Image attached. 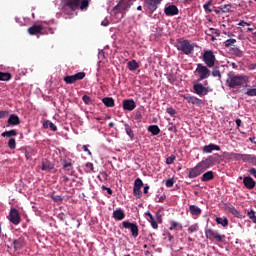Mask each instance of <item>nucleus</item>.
I'll list each match as a JSON object with an SVG mask.
<instances>
[{
  "label": "nucleus",
  "instance_id": "51",
  "mask_svg": "<svg viewBox=\"0 0 256 256\" xmlns=\"http://www.w3.org/2000/svg\"><path fill=\"white\" fill-rule=\"evenodd\" d=\"M166 113H168V115H170L171 117H174V115L177 113V111H175V109H173V107H169L166 109Z\"/></svg>",
  "mask_w": 256,
  "mask_h": 256
},
{
  "label": "nucleus",
  "instance_id": "39",
  "mask_svg": "<svg viewBox=\"0 0 256 256\" xmlns=\"http://www.w3.org/2000/svg\"><path fill=\"white\" fill-rule=\"evenodd\" d=\"M212 75L214 77H218L219 81H221V70H219V66H216L213 71H212Z\"/></svg>",
  "mask_w": 256,
  "mask_h": 256
},
{
  "label": "nucleus",
  "instance_id": "4",
  "mask_svg": "<svg viewBox=\"0 0 256 256\" xmlns=\"http://www.w3.org/2000/svg\"><path fill=\"white\" fill-rule=\"evenodd\" d=\"M131 5H133V0H121L116 6L113 7L112 13L115 15V17L120 15V19H123L127 11L131 9Z\"/></svg>",
  "mask_w": 256,
  "mask_h": 256
},
{
  "label": "nucleus",
  "instance_id": "29",
  "mask_svg": "<svg viewBox=\"0 0 256 256\" xmlns=\"http://www.w3.org/2000/svg\"><path fill=\"white\" fill-rule=\"evenodd\" d=\"M13 75L9 72H1L0 71V81H11Z\"/></svg>",
  "mask_w": 256,
  "mask_h": 256
},
{
  "label": "nucleus",
  "instance_id": "43",
  "mask_svg": "<svg viewBox=\"0 0 256 256\" xmlns=\"http://www.w3.org/2000/svg\"><path fill=\"white\" fill-rule=\"evenodd\" d=\"M243 154H239V153H230L229 157H231V159H234V161H241Z\"/></svg>",
  "mask_w": 256,
  "mask_h": 256
},
{
  "label": "nucleus",
  "instance_id": "64",
  "mask_svg": "<svg viewBox=\"0 0 256 256\" xmlns=\"http://www.w3.org/2000/svg\"><path fill=\"white\" fill-rule=\"evenodd\" d=\"M149 193V185L144 186V194L147 195Z\"/></svg>",
  "mask_w": 256,
  "mask_h": 256
},
{
  "label": "nucleus",
  "instance_id": "63",
  "mask_svg": "<svg viewBox=\"0 0 256 256\" xmlns=\"http://www.w3.org/2000/svg\"><path fill=\"white\" fill-rule=\"evenodd\" d=\"M252 165H255L256 166V156L255 155H252V160L250 162Z\"/></svg>",
  "mask_w": 256,
  "mask_h": 256
},
{
  "label": "nucleus",
  "instance_id": "38",
  "mask_svg": "<svg viewBox=\"0 0 256 256\" xmlns=\"http://www.w3.org/2000/svg\"><path fill=\"white\" fill-rule=\"evenodd\" d=\"M253 158V154H242L241 161L244 163H251V160Z\"/></svg>",
  "mask_w": 256,
  "mask_h": 256
},
{
  "label": "nucleus",
  "instance_id": "22",
  "mask_svg": "<svg viewBox=\"0 0 256 256\" xmlns=\"http://www.w3.org/2000/svg\"><path fill=\"white\" fill-rule=\"evenodd\" d=\"M189 212L192 215V217H199V215H201L202 213V210L197 205H190Z\"/></svg>",
  "mask_w": 256,
  "mask_h": 256
},
{
  "label": "nucleus",
  "instance_id": "3",
  "mask_svg": "<svg viewBox=\"0 0 256 256\" xmlns=\"http://www.w3.org/2000/svg\"><path fill=\"white\" fill-rule=\"evenodd\" d=\"M80 0H62L60 3V9L64 15L69 17L73 16L75 11L79 9Z\"/></svg>",
  "mask_w": 256,
  "mask_h": 256
},
{
  "label": "nucleus",
  "instance_id": "11",
  "mask_svg": "<svg viewBox=\"0 0 256 256\" xmlns=\"http://www.w3.org/2000/svg\"><path fill=\"white\" fill-rule=\"evenodd\" d=\"M202 59L206 66L208 67H215V54L211 50H207L204 52Z\"/></svg>",
  "mask_w": 256,
  "mask_h": 256
},
{
  "label": "nucleus",
  "instance_id": "9",
  "mask_svg": "<svg viewBox=\"0 0 256 256\" xmlns=\"http://www.w3.org/2000/svg\"><path fill=\"white\" fill-rule=\"evenodd\" d=\"M122 226L124 227V229L130 230V233L132 234V237H134V239H137V237H139V226L137 225V223H133L127 220L122 222Z\"/></svg>",
  "mask_w": 256,
  "mask_h": 256
},
{
  "label": "nucleus",
  "instance_id": "10",
  "mask_svg": "<svg viewBox=\"0 0 256 256\" xmlns=\"http://www.w3.org/2000/svg\"><path fill=\"white\" fill-rule=\"evenodd\" d=\"M85 75V72H78L74 75L65 76L64 81L67 85H73V83H77V81H83Z\"/></svg>",
  "mask_w": 256,
  "mask_h": 256
},
{
  "label": "nucleus",
  "instance_id": "37",
  "mask_svg": "<svg viewBox=\"0 0 256 256\" xmlns=\"http://www.w3.org/2000/svg\"><path fill=\"white\" fill-rule=\"evenodd\" d=\"M89 2V0H80L79 9H81V11H85V9H88Z\"/></svg>",
  "mask_w": 256,
  "mask_h": 256
},
{
  "label": "nucleus",
  "instance_id": "48",
  "mask_svg": "<svg viewBox=\"0 0 256 256\" xmlns=\"http://www.w3.org/2000/svg\"><path fill=\"white\" fill-rule=\"evenodd\" d=\"M222 13H229L231 11V4H225L220 7Z\"/></svg>",
  "mask_w": 256,
  "mask_h": 256
},
{
  "label": "nucleus",
  "instance_id": "13",
  "mask_svg": "<svg viewBox=\"0 0 256 256\" xmlns=\"http://www.w3.org/2000/svg\"><path fill=\"white\" fill-rule=\"evenodd\" d=\"M9 221H11L13 225H19L21 223V215L19 214V210L16 208H11Z\"/></svg>",
  "mask_w": 256,
  "mask_h": 256
},
{
  "label": "nucleus",
  "instance_id": "28",
  "mask_svg": "<svg viewBox=\"0 0 256 256\" xmlns=\"http://www.w3.org/2000/svg\"><path fill=\"white\" fill-rule=\"evenodd\" d=\"M226 209L229 211V213L234 215V217H241V212H239L236 208H234L233 205L226 206Z\"/></svg>",
  "mask_w": 256,
  "mask_h": 256
},
{
  "label": "nucleus",
  "instance_id": "16",
  "mask_svg": "<svg viewBox=\"0 0 256 256\" xmlns=\"http://www.w3.org/2000/svg\"><path fill=\"white\" fill-rule=\"evenodd\" d=\"M164 13L167 17H174V15H179V8L171 4L164 9Z\"/></svg>",
  "mask_w": 256,
  "mask_h": 256
},
{
  "label": "nucleus",
  "instance_id": "35",
  "mask_svg": "<svg viewBox=\"0 0 256 256\" xmlns=\"http://www.w3.org/2000/svg\"><path fill=\"white\" fill-rule=\"evenodd\" d=\"M17 130L5 131L1 134L2 137H17Z\"/></svg>",
  "mask_w": 256,
  "mask_h": 256
},
{
  "label": "nucleus",
  "instance_id": "8",
  "mask_svg": "<svg viewBox=\"0 0 256 256\" xmlns=\"http://www.w3.org/2000/svg\"><path fill=\"white\" fill-rule=\"evenodd\" d=\"M193 90L196 95H199V97H205V95H208L209 93H213V88L209 86L205 87L201 83L194 84Z\"/></svg>",
  "mask_w": 256,
  "mask_h": 256
},
{
  "label": "nucleus",
  "instance_id": "14",
  "mask_svg": "<svg viewBox=\"0 0 256 256\" xmlns=\"http://www.w3.org/2000/svg\"><path fill=\"white\" fill-rule=\"evenodd\" d=\"M27 245V240H25V236L21 238L13 240L14 251H19V249H23Z\"/></svg>",
  "mask_w": 256,
  "mask_h": 256
},
{
  "label": "nucleus",
  "instance_id": "57",
  "mask_svg": "<svg viewBox=\"0 0 256 256\" xmlns=\"http://www.w3.org/2000/svg\"><path fill=\"white\" fill-rule=\"evenodd\" d=\"M248 173H249L250 175H253V177L256 178V169H255V168H251L250 170H248Z\"/></svg>",
  "mask_w": 256,
  "mask_h": 256
},
{
  "label": "nucleus",
  "instance_id": "49",
  "mask_svg": "<svg viewBox=\"0 0 256 256\" xmlns=\"http://www.w3.org/2000/svg\"><path fill=\"white\" fill-rule=\"evenodd\" d=\"M175 155H171L170 157L166 158V165H173L175 163Z\"/></svg>",
  "mask_w": 256,
  "mask_h": 256
},
{
  "label": "nucleus",
  "instance_id": "31",
  "mask_svg": "<svg viewBox=\"0 0 256 256\" xmlns=\"http://www.w3.org/2000/svg\"><path fill=\"white\" fill-rule=\"evenodd\" d=\"M44 129H51L52 131H57V126L53 124V122L46 120L43 122Z\"/></svg>",
  "mask_w": 256,
  "mask_h": 256
},
{
  "label": "nucleus",
  "instance_id": "20",
  "mask_svg": "<svg viewBox=\"0 0 256 256\" xmlns=\"http://www.w3.org/2000/svg\"><path fill=\"white\" fill-rule=\"evenodd\" d=\"M243 184H244V187H246V189H255V185H256L255 180H253L251 176L244 177Z\"/></svg>",
  "mask_w": 256,
  "mask_h": 256
},
{
  "label": "nucleus",
  "instance_id": "42",
  "mask_svg": "<svg viewBox=\"0 0 256 256\" xmlns=\"http://www.w3.org/2000/svg\"><path fill=\"white\" fill-rule=\"evenodd\" d=\"M245 95H247L248 97H256V88L247 89Z\"/></svg>",
  "mask_w": 256,
  "mask_h": 256
},
{
  "label": "nucleus",
  "instance_id": "45",
  "mask_svg": "<svg viewBox=\"0 0 256 256\" xmlns=\"http://www.w3.org/2000/svg\"><path fill=\"white\" fill-rule=\"evenodd\" d=\"M211 3H213L211 0L206 2L204 5H203V8H204V11H206V13H212L213 10H211Z\"/></svg>",
  "mask_w": 256,
  "mask_h": 256
},
{
  "label": "nucleus",
  "instance_id": "2",
  "mask_svg": "<svg viewBox=\"0 0 256 256\" xmlns=\"http://www.w3.org/2000/svg\"><path fill=\"white\" fill-rule=\"evenodd\" d=\"M249 83V76L236 75L235 72H229L226 80V85L230 89H237V87H245Z\"/></svg>",
  "mask_w": 256,
  "mask_h": 256
},
{
  "label": "nucleus",
  "instance_id": "61",
  "mask_svg": "<svg viewBox=\"0 0 256 256\" xmlns=\"http://www.w3.org/2000/svg\"><path fill=\"white\" fill-rule=\"evenodd\" d=\"M101 25H102L103 27H107V26L109 25V20H104V21H102V22H101Z\"/></svg>",
  "mask_w": 256,
  "mask_h": 256
},
{
  "label": "nucleus",
  "instance_id": "58",
  "mask_svg": "<svg viewBox=\"0 0 256 256\" xmlns=\"http://www.w3.org/2000/svg\"><path fill=\"white\" fill-rule=\"evenodd\" d=\"M240 27H245V25L249 26L250 24L248 22H245V20H242L238 24Z\"/></svg>",
  "mask_w": 256,
  "mask_h": 256
},
{
  "label": "nucleus",
  "instance_id": "27",
  "mask_svg": "<svg viewBox=\"0 0 256 256\" xmlns=\"http://www.w3.org/2000/svg\"><path fill=\"white\" fill-rule=\"evenodd\" d=\"M105 107H115V100L112 97H105L102 99Z\"/></svg>",
  "mask_w": 256,
  "mask_h": 256
},
{
  "label": "nucleus",
  "instance_id": "47",
  "mask_svg": "<svg viewBox=\"0 0 256 256\" xmlns=\"http://www.w3.org/2000/svg\"><path fill=\"white\" fill-rule=\"evenodd\" d=\"M8 147L9 149H15L17 147V142L15 141V138H11L8 141Z\"/></svg>",
  "mask_w": 256,
  "mask_h": 256
},
{
  "label": "nucleus",
  "instance_id": "59",
  "mask_svg": "<svg viewBox=\"0 0 256 256\" xmlns=\"http://www.w3.org/2000/svg\"><path fill=\"white\" fill-rule=\"evenodd\" d=\"M235 123L237 125V129H239V127H241V123H243V122L241 121V119L237 118Z\"/></svg>",
  "mask_w": 256,
  "mask_h": 256
},
{
  "label": "nucleus",
  "instance_id": "5",
  "mask_svg": "<svg viewBox=\"0 0 256 256\" xmlns=\"http://www.w3.org/2000/svg\"><path fill=\"white\" fill-rule=\"evenodd\" d=\"M176 48L178 51H181L183 55H193L195 51V44L191 43L189 40H178Z\"/></svg>",
  "mask_w": 256,
  "mask_h": 256
},
{
  "label": "nucleus",
  "instance_id": "24",
  "mask_svg": "<svg viewBox=\"0 0 256 256\" xmlns=\"http://www.w3.org/2000/svg\"><path fill=\"white\" fill-rule=\"evenodd\" d=\"M213 179H215V174L213 173V171H208L204 173L201 177V181L203 182L213 181Z\"/></svg>",
  "mask_w": 256,
  "mask_h": 256
},
{
  "label": "nucleus",
  "instance_id": "46",
  "mask_svg": "<svg viewBox=\"0 0 256 256\" xmlns=\"http://www.w3.org/2000/svg\"><path fill=\"white\" fill-rule=\"evenodd\" d=\"M247 216L249 217V219H251L252 223H256V216L254 210L248 211Z\"/></svg>",
  "mask_w": 256,
  "mask_h": 256
},
{
  "label": "nucleus",
  "instance_id": "33",
  "mask_svg": "<svg viewBox=\"0 0 256 256\" xmlns=\"http://www.w3.org/2000/svg\"><path fill=\"white\" fill-rule=\"evenodd\" d=\"M124 128L128 137H130V139L133 141L135 133H133V129L131 128V126L129 124H124Z\"/></svg>",
  "mask_w": 256,
  "mask_h": 256
},
{
  "label": "nucleus",
  "instance_id": "12",
  "mask_svg": "<svg viewBox=\"0 0 256 256\" xmlns=\"http://www.w3.org/2000/svg\"><path fill=\"white\" fill-rule=\"evenodd\" d=\"M141 187H143V180L137 178L134 181L133 195L136 199H141L143 197V192H141Z\"/></svg>",
  "mask_w": 256,
  "mask_h": 256
},
{
  "label": "nucleus",
  "instance_id": "21",
  "mask_svg": "<svg viewBox=\"0 0 256 256\" xmlns=\"http://www.w3.org/2000/svg\"><path fill=\"white\" fill-rule=\"evenodd\" d=\"M113 218L115 219V221H123V219H125V212L123 211V209L118 208L114 210Z\"/></svg>",
  "mask_w": 256,
  "mask_h": 256
},
{
  "label": "nucleus",
  "instance_id": "56",
  "mask_svg": "<svg viewBox=\"0 0 256 256\" xmlns=\"http://www.w3.org/2000/svg\"><path fill=\"white\" fill-rule=\"evenodd\" d=\"M197 231V226L192 225L188 228V233H195Z\"/></svg>",
  "mask_w": 256,
  "mask_h": 256
},
{
  "label": "nucleus",
  "instance_id": "40",
  "mask_svg": "<svg viewBox=\"0 0 256 256\" xmlns=\"http://www.w3.org/2000/svg\"><path fill=\"white\" fill-rule=\"evenodd\" d=\"M86 167V173H95V167L93 166V163L88 162L85 165Z\"/></svg>",
  "mask_w": 256,
  "mask_h": 256
},
{
  "label": "nucleus",
  "instance_id": "44",
  "mask_svg": "<svg viewBox=\"0 0 256 256\" xmlns=\"http://www.w3.org/2000/svg\"><path fill=\"white\" fill-rule=\"evenodd\" d=\"M82 101H84L85 105H93V100L88 95H84Z\"/></svg>",
  "mask_w": 256,
  "mask_h": 256
},
{
  "label": "nucleus",
  "instance_id": "54",
  "mask_svg": "<svg viewBox=\"0 0 256 256\" xmlns=\"http://www.w3.org/2000/svg\"><path fill=\"white\" fill-rule=\"evenodd\" d=\"M9 116V111L7 110H2L0 111V119H5V117Z\"/></svg>",
  "mask_w": 256,
  "mask_h": 256
},
{
  "label": "nucleus",
  "instance_id": "19",
  "mask_svg": "<svg viewBox=\"0 0 256 256\" xmlns=\"http://www.w3.org/2000/svg\"><path fill=\"white\" fill-rule=\"evenodd\" d=\"M135 107H137V105L135 104V100L129 99L123 101V109L125 111H133Z\"/></svg>",
  "mask_w": 256,
  "mask_h": 256
},
{
  "label": "nucleus",
  "instance_id": "26",
  "mask_svg": "<svg viewBox=\"0 0 256 256\" xmlns=\"http://www.w3.org/2000/svg\"><path fill=\"white\" fill-rule=\"evenodd\" d=\"M145 215L149 217L148 221L151 224V227H153L154 229H159V225L157 224V221H155L153 214H151V212H146Z\"/></svg>",
  "mask_w": 256,
  "mask_h": 256
},
{
  "label": "nucleus",
  "instance_id": "53",
  "mask_svg": "<svg viewBox=\"0 0 256 256\" xmlns=\"http://www.w3.org/2000/svg\"><path fill=\"white\" fill-rule=\"evenodd\" d=\"M63 167L64 169H67V171H71L73 164L71 162H64Z\"/></svg>",
  "mask_w": 256,
  "mask_h": 256
},
{
  "label": "nucleus",
  "instance_id": "25",
  "mask_svg": "<svg viewBox=\"0 0 256 256\" xmlns=\"http://www.w3.org/2000/svg\"><path fill=\"white\" fill-rule=\"evenodd\" d=\"M21 120L19 119V116L12 114L10 115L8 119V125H20Z\"/></svg>",
  "mask_w": 256,
  "mask_h": 256
},
{
  "label": "nucleus",
  "instance_id": "32",
  "mask_svg": "<svg viewBox=\"0 0 256 256\" xmlns=\"http://www.w3.org/2000/svg\"><path fill=\"white\" fill-rule=\"evenodd\" d=\"M128 69L130 71H137L139 69V63H137V60H132L128 62Z\"/></svg>",
  "mask_w": 256,
  "mask_h": 256
},
{
  "label": "nucleus",
  "instance_id": "18",
  "mask_svg": "<svg viewBox=\"0 0 256 256\" xmlns=\"http://www.w3.org/2000/svg\"><path fill=\"white\" fill-rule=\"evenodd\" d=\"M203 153H213V151H221V146L217 145V144H209V145H205L202 148Z\"/></svg>",
  "mask_w": 256,
  "mask_h": 256
},
{
  "label": "nucleus",
  "instance_id": "15",
  "mask_svg": "<svg viewBox=\"0 0 256 256\" xmlns=\"http://www.w3.org/2000/svg\"><path fill=\"white\" fill-rule=\"evenodd\" d=\"M183 99H185V101H187V103H191L192 105H203V100L195 97V96H191L189 94H184L182 95Z\"/></svg>",
  "mask_w": 256,
  "mask_h": 256
},
{
  "label": "nucleus",
  "instance_id": "17",
  "mask_svg": "<svg viewBox=\"0 0 256 256\" xmlns=\"http://www.w3.org/2000/svg\"><path fill=\"white\" fill-rule=\"evenodd\" d=\"M162 1L163 0H145V3L148 9L153 13L154 11H157V7H159Z\"/></svg>",
  "mask_w": 256,
  "mask_h": 256
},
{
  "label": "nucleus",
  "instance_id": "34",
  "mask_svg": "<svg viewBox=\"0 0 256 256\" xmlns=\"http://www.w3.org/2000/svg\"><path fill=\"white\" fill-rule=\"evenodd\" d=\"M216 223L222 225V227H227V225H229V220L227 218L217 217Z\"/></svg>",
  "mask_w": 256,
  "mask_h": 256
},
{
  "label": "nucleus",
  "instance_id": "23",
  "mask_svg": "<svg viewBox=\"0 0 256 256\" xmlns=\"http://www.w3.org/2000/svg\"><path fill=\"white\" fill-rule=\"evenodd\" d=\"M41 31H43V26H41V25H33L32 27H30L28 29V33L30 35H39V33H41Z\"/></svg>",
  "mask_w": 256,
  "mask_h": 256
},
{
  "label": "nucleus",
  "instance_id": "1",
  "mask_svg": "<svg viewBox=\"0 0 256 256\" xmlns=\"http://www.w3.org/2000/svg\"><path fill=\"white\" fill-rule=\"evenodd\" d=\"M221 160V155L219 154H213L211 156H208L205 160H202L199 162L195 167L188 169L189 179H195L199 177V175L205 173L207 169L210 167H213L214 165H217L219 161Z\"/></svg>",
  "mask_w": 256,
  "mask_h": 256
},
{
  "label": "nucleus",
  "instance_id": "60",
  "mask_svg": "<svg viewBox=\"0 0 256 256\" xmlns=\"http://www.w3.org/2000/svg\"><path fill=\"white\" fill-rule=\"evenodd\" d=\"M82 149H83V151H85L86 153H89V155H91V151L89 150L87 145H83Z\"/></svg>",
  "mask_w": 256,
  "mask_h": 256
},
{
  "label": "nucleus",
  "instance_id": "55",
  "mask_svg": "<svg viewBox=\"0 0 256 256\" xmlns=\"http://www.w3.org/2000/svg\"><path fill=\"white\" fill-rule=\"evenodd\" d=\"M177 227H181V224H179L178 222H172L169 229L170 231H173L174 229H177Z\"/></svg>",
  "mask_w": 256,
  "mask_h": 256
},
{
  "label": "nucleus",
  "instance_id": "50",
  "mask_svg": "<svg viewBox=\"0 0 256 256\" xmlns=\"http://www.w3.org/2000/svg\"><path fill=\"white\" fill-rule=\"evenodd\" d=\"M206 35H209L211 37V35L213 33H215V35H217V37H219V32H217V30H215L214 28H210L208 31H205Z\"/></svg>",
  "mask_w": 256,
  "mask_h": 256
},
{
  "label": "nucleus",
  "instance_id": "41",
  "mask_svg": "<svg viewBox=\"0 0 256 256\" xmlns=\"http://www.w3.org/2000/svg\"><path fill=\"white\" fill-rule=\"evenodd\" d=\"M237 43V39L231 38L224 42L225 47H233Z\"/></svg>",
  "mask_w": 256,
  "mask_h": 256
},
{
  "label": "nucleus",
  "instance_id": "36",
  "mask_svg": "<svg viewBox=\"0 0 256 256\" xmlns=\"http://www.w3.org/2000/svg\"><path fill=\"white\" fill-rule=\"evenodd\" d=\"M42 171H51L53 169V164H51V162L46 161V162H42Z\"/></svg>",
  "mask_w": 256,
  "mask_h": 256
},
{
  "label": "nucleus",
  "instance_id": "52",
  "mask_svg": "<svg viewBox=\"0 0 256 256\" xmlns=\"http://www.w3.org/2000/svg\"><path fill=\"white\" fill-rule=\"evenodd\" d=\"M173 185H175V180L173 178L166 180V187L170 188L173 187Z\"/></svg>",
  "mask_w": 256,
  "mask_h": 256
},
{
  "label": "nucleus",
  "instance_id": "7",
  "mask_svg": "<svg viewBox=\"0 0 256 256\" xmlns=\"http://www.w3.org/2000/svg\"><path fill=\"white\" fill-rule=\"evenodd\" d=\"M205 236H206V238L209 239V241H213L214 239H215V241H217V243H223L225 241L224 234H219V232H217L211 228H207L205 230Z\"/></svg>",
  "mask_w": 256,
  "mask_h": 256
},
{
  "label": "nucleus",
  "instance_id": "30",
  "mask_svg": "<svg viewBox=\"0 0 256 256\" xmlns=\"http://www.w3.org/2000/svg\"><path fill=\"white\" fill-rule=\"evenodd\" d=\"M148 131L149 133H151L152 135H159V133H161V129L159 128V126L157 125H151L148 127Z\"/></svg>",
  "mask_w": 256,
  "mask_h": 256
},
{
  "label": "nucleus",
  "instance_id": "6",
  "mask_svg": "<svg viewBox=\"0 0 256 256\" xmlns=\"http://www.w3.org/2000/svg\"><path fill=\"white\" fill-rule=\"evenodd\" d=\"M207 67L208 66L201 63L197 64L195 73L198 75V81H204V79H209V77H211V70Z\"/></svg>",
  "mask_w": 256,
  "mask_h": 256
},
{
  "label": "nucleus",
  "instance_id": "62",
  "mask_svg": "<svg viewBox=\"0 0 256 256\" xmlns=\"http://www.w3.org/2000/svg\"><path fill=\"white\" fill-rule=\"evenodd\" d=\"M165 199H167V196L162 195V196L159 198L158 203H163V201H164Z\"/></svg>",
  "mask_w": 256,
  "mask_h": 256
}]
</instances>
